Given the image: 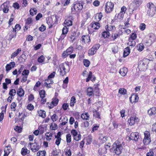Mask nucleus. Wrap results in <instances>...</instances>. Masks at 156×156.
<instances>
[{
	"mask_svg": "<svg viewBox=\"0 0 156 156\" xmlns=\"http://www.w3.org/2000/svg\"><path fill=\"white\" fill-rule=\"evenodd\" d=\"M84 65L86 67H88L90 64V61L87 59H84L83 61Z\"/></svg>",
	"mask_w": 156,
	"mask_h": 156,
	"instance_id": "49530a36",
	"label": "nucleus"
},
{
	"mask_svg": "<svg viewBox=\"0 0 156 156\" xmlns=\"http://www.w3.org/2000/svg\"><path fill=\"white\" fill-rule=\"evenodd\" d=\"M39 115L40 116L43 118H44L46 116V112L45 111L43 110H41L38 111Z\"/></svg>",
	"mask_w": 156,
	"mask_h": 156,
	"instance_id": "4be33fe9",
	"label": "nucleus"
},
{
	"mask_svg": "<svg viewBox=\"0 0 156 156\" xmlns=\"http://www.w3.org/2000/svg\"><path fill=\"white\" fill-rule=\"evenodd\" d=\"M30 153V151L27 150L26 147H24L22 148L21 153L23 155H25Z\"/></svg>",
	"mask_w": 156,
	"mask_h": 156,
	"instance_id": "aec40b11",
	"label": "nucleus"
},
{
	"mask_svg": "<svg viewBox=\"0 0 156 156\" xmlns=\"http://www.w3.org/2000/svg\"><path fill=\"white\" fill-rule=\"evenodd\" d=\"M58 99L55 98V99H53L51 102L52 104H53V105L55 106H56L58 104Z\"/></svg>",
	"mask_w": 156,
	"mask_h": 156,
	"instance_id": "e2e57ef3",
	"label": "nucleus"
},
{
	"mask_svg": "<svg viewBox=\"0 0 156 156\" xmlns=\"http://www.w3.org/2000/svg\"><path fill=\"white\" fill-rule=\"evenodd\" d=\"M81 118L83 120H88L90 118V115L88 113H83L81 115Z\"/></svg>",
	"mask_w": 156,
	"mask_h": 156,
	"instance_id": "412c9836",
	"label": "nucleus"
},
{
	"mask_svg": "<svg viewBox=\"0 0 156 156\" xmlns=\"http://www.w3.org/2000/svg\"><path fill=\"white\" fill-rule=\"evenodd\" d=\"M65 23V25L67 26H71L72 24V21L70 20H66Z\"/></svg>",
	"mask_w": 156,
	"mask_h": 156,
	"instance_id": "6e6d98bb",
	"label": "nucleus"
},
{
	"mask_svg": "<svg viewBox=\"0 0 156 156\" xmlns=\"http://www.w3.org/2000/svg\"><path fill=\"white\" fill-rule=\"evenodd\" d=\"M76 102V100L74 96H73L71 98L70 102L69 105L71 106H73L74 104Z\"/></svg>",
	"mask_w": 156,
	"mask_h": 156,
	"instance_id": "c85d7f7f",
	"label": "nucleus"
},
{
	"mask_svg": "<svg viewBox=\"0 0 156 156\" xmlns=\"http://www.w3.org/2000/svg\"><path fill=\"white\" fill-rule=\"evenodd\" d=\"M73 48L72 46L68 48L66 50L68 52V54H69V55H70L71 53H72L73 52Z\"/></svg>",
	"mask_w": 156,
	"mask_h": 156,
	"instance_id": "3c124183",
	"label": "nucleus"
},
{
	"mask_svg": "<svg viewBox=\"0 0 156 156\" xmlns=\"http://www.w3.org/2000/svg\"><path fill=\"white\" fill-rule=\"evenodd\" d=\"M119 93L122 94H126V90L124 88H120L119 90Z\"/></svg>",
	"mask_w": 156,
	"mask_h": 156,
	"instance_id": "c03bdc74",
	"label": "nucleus"
},
{
	"mask_svg": "<svg viewBox=\"0 0 156 156\" xmlns=\"http://www.w3.org/2000/svg\"><path fill=\"white\" fill-rule=\"evenodd\" d=\"M44 57L43 55L41 56L37 59V61L39 62H42L44 61Z\"/></svg>",
	"mask_w": 156,
	"mask_h": 156,
	"instance_id": "680f3d73",
	"label": "nucleus"
},
{
	"mask_svg": "<svg viewBox=\"0 0 156 156\" xmlns=\"http://www.w3.org/2000/svg\"><path fill=\"white\" fill-rule=\"evenodd\" d=\"M143 142L144 144L148 145L151 142V139L144 138L143 140Z\"/></svg>",
	"mask_w": 156,
	"mask_h": 156,
	"instance_id": "09e8293b",
	"label": "nucleus"
},
{
	"mask_svg": "<svg viewBox=\"0 0 156 156\" xmlns=\"http://www.w3.org/2000/svg\"><path fill=\"white\" fill-rule=\"evenodd\" d=\"M144 138H147L148 139H151L150 137V133L147 131H146L144 133Z\"/></svg>",
	"mask_w": 156,
	"mask_h": 156,
	"instance_id": "ea45409f",
	"label": "nucleus"
},
{
	"mask_svg": "<svg viewBox=\"0 0 156 156\" xmlns=\"http://www.w3.org/2000/svg\"><path fill=\"white\" fill-rule=\"evenodd\" d=\"M21 29V26L19 24H16L14 28H13V30L15 32H16L17 31Z\"/></svg>",
	"mask_w": 156,
	"mask_h": 156,
	"instance_id": "f704fd0d",
	"label": "nucleus"
},
{
	"mask_svg": "<svg viewBox=\"0 0 156 156\" xmlns=\"http://www.w3.org/2000/svg\"><path fill=\"white\" fill-rule=\"evenodd\" d=\"M147 13L148 16L152 17L155 14L156 10L155 5L152 2H149L147 4Z\"/></svg>",
	"mask_w": 156,
	"mask_h": 156,
	"instance_id": "f03ea898",
	"label": "nucleus"
},
{
	"mask_svg": "<svg viewBox=\"0 0 156 156\" xmlns=\"http://www.w3.org/2000/svg\"><path fill=\"white\" fill-rule=\"evenodd\" d=\"M9 2H6L4 3L1 5V8L4 13H7L9 11Z\"/></svg>",
	"mask_w": 156,
	"mask_h": 156,
	"instance_id": "6e6552de",
	"label": "nucleus"
},
{
	"mask_svg": "<svg viewBox=\"0 0 156 156\" xmlns=\"http://www.w3.org/2000/svg\"><path fill=\"white\" fill-rule=\"evenodd\" d=\"M130 53V49L127 47L124 49L123 52V57H125L127 56Z\"/></svg>",
	"mask_w": 156,
	"mask_h": 156,
	"instance_id": "6ab92c4d",
	"label": "nucleus"
},
{
	"mask_svg": "<svg viewBox=\"0 0 156 156\" xmlns=\"http://www.w3.org/2000/svg\"><path fill=\"white\" fill-rule=\"evenodd\" d=\"M21 49L20 48H18L17 51L12 53L11 55V58H13L16 56L21 51Z\"/></svg>",
	"mask_w": 156,
	"mask_h": 156,
	"instance_id": "393cba45",
	"label": "nucleus"
},
{
	"mask_svg": "<svg viewBox=\"0 0 156 156\" xmlns=\"http://www.w3.org/2000/svg\"><path fill=\"white\" fill-rule=\"evenodd\" d=\"M109 33L108 31H106L103 32L102 33V36L103 37L105 38L109 36Z\"/></svg>",
	"mask_w": 156,
	"mask_h": 156,
	"instance_id": "37998d69",
	"label": "nucleus"
},
{
	"mask_svg": "<svg viewBox=\"0 0 156 156\" xmlns=\"http://www.w3.org/2000/svg\"><path fill=\"white\" fill-rule=\"evenodd\" d=\"M142 0H134L131 5L133 7V11L136 10L142 3Z\"/></svg>",
	"mask_w": 156,
	"mask_h": 156,
	"instance_id": "0eeeda50",
	"label": "nucleus"
},
{
	"mask_svg": "<svg viewBox=\"0 0 156 156\" xmlns=\"http://www.w3.org/2000/svg\"><path fill=\"white\" fill-rule=\"evenodd\" d=\"M65 151L66 153V155L67 156H70L71 155V150L68 148L66 149Z\"/></svg>",
	"mask_w": 156,
	"mask_h": 156,
	"instance_id": "473e14b6",
	"label": "nucleus"
},
{
	"mask_svg": "<svg viewBox=\"0 0 156 156\" xmlns=\"http://www.w3.org/2000/svg\"><path fill=\"white\" fill-rule=\"evenodd\" d=\"M16 90L15 89H12L10 90L9 94L11 97L14 96L16 94Z\"/></svg>",
	"mask_w": 156,
	"mask_h": 156,
	"instance_id": "79ce46f5",
	"label": "nucleus"
},
{
	"mask_svg": "<svg viewBox=\"0 0 156 156\" xmlns=\"http://www.w3.org/2000/svg\"><path fill=\"white\" fill-rule=\"evenodd\" d=\"M122 143L119 141H116L113 144L112 150L117 154L119 155L122 152L123 149Z\"/></svg>",
	"mask_w": 156,
	"mask_h": 156,
	"instance_id": "f257e3e1",
	"label": "nucleus"
},
{
	"mask_svg": "<svg viewBox=\"0 0 156 156\" xmlns=\"http://www.w3.org/2000/svg\"><path fill=\"white\" fill-rule=\"evenodd\" d=\"M46 154L45 151H40L37 153V156H45Z\"/></svg>",
	"mask_w": 156,
	"mask_h": 156,
	"instance_id": "cd10ccee",
	"label": "nucleus"
},
{
	"mask_svg": "<svg viewBox=\"0 0 156 156\" xmlns=\"http://www.w3.org/2000/svg\"><path fill=\"white\" fill-rule=\"evenodd\" d=\"M138 121V119L136 116H133L130 117L129 119L128 120V122L129 124L131 125H134L135 122H136Z\"/></svg>",
	"mask_w": 156,
	"mask_h": 156,
	"instance_id": "9d476101",
	"label": "nucleus"
},
{
	"mask_svg": "<svg viewBox=\"0 0 156 156\" xmlns=\"http://www.w3.org/2000/svg\"><path fill=\"white\" fill-rule=\"evenodd\" d=\"M134 99L135 101L137 102L138 100V97L136 94H133L131 95V97L129 98L130 100L131 101L132 99Z\"/></svg>",
	"mask_w": 156,
	"mask_h": 156,
	"instance_id": "2f4dec72",
	"label": "nucleus"
},
{
	"mask_svg": "<svg viewBox=\"0 0 156 156\" xmlns=\"http://www.w3.org/2000/svg\"><path fill=\"white\" fill-rule=\"evenodd\" d=\"M83 8L82 4L78 2H74L71 7L72 12L75 14L76 12L82 9Z\"/></svg>",
	"mask_w": 156,
	"mask_h": 156,
	"instance_id": "20e7f679",
	"label": "nucleus"
},
{
	"mask_svg": "<svg viewBox=\"0 0 156 156\" xmlns=\"http://www.w3.org/2000/svg\"><path fill=\"white\" fill-rule=\"evenodd\" d=\"M137 37L136 34L134 33H133L131 35L130 37L129 38V40H134Z\"/></svg>",
	"mask_w": 156,
	"mask_h": 156,
	"instance_id": "e433bc0d",
	"label": "nucleus"
},
{
	"mask_svg": "<svg viewBox=\"0 0 156 156\" xmlns=\"http://www.w3.org/2000/svg\"><path fill=\"white\" fill-rule=\"evenodd\" d=\"M148 113L150 115L156 114V108L153 107L148 111Z\"/></svg>",
	"mask_w": 156,
	"mask_h": 156,
	"instance_id": "a211bd4d",
	"label": "nucleus"
},
{
	"mask_svg": "<svg viewBox=\"0 0 156 156\" xmlns=\"http://www.w3.org/2000/svg\"><path fill=\"white\" fill-rule=\"evenodd\" d=\"M50 128L52 130H55L57 128V125L55 123H52L51 124Z\"/></svg>",
	"mask_w": 156,
	"mask_h": 156,
	"instance_id": "c756f323",
	"label": "nucleus"
},
{
	"mask_svg": "<svg viewBox=\"0 0 156 156\" xmlns=\"http://www.w3.org/2000/svg\"><path fill=\"white\" fill-rule=\"evenodd\" d=\"M51 119L53 122H55L57 120L58 116L56 114H54L51 117Z\"/></svg>",
	"mask_w": 156,
	"mask_h": 156,
	"instance_id": "de8ad7c7",
	"label": "nucleus"
},
{
	"mask_svg": "<svg viewBox=\"0 0 156 156\" xmlns=\"http://www.w3.org/2000/svg\"><path fill=\"white\" fill-rule=\"evenodd\" d=\"M102 17V15L101 12L97 14L95 16V19L97 21L99 22L101 19Z\"/></svg>",
	"mask_w": 156,
	"mask_h": 156,
	"instance_id": "a878e982",
	"label": "nucleus"
},
{
	"mask_svg": "<svg viewBox=\"0 0 156 156\" xmlns=\"http://www.w3.org/2000/svg\"><path fill=\"white\" fill-rule=\"evenodd\" d=\"M60 69L61 70H62L63 71H65L66 73L69 71V69H66V67H65L64 64H62L60 66Z\"/></svg>",
	"mask_w": 156,
	"mask_h": 156,
	"instance_id": "72a5a7b5",
	"label": "nucleus"
},
{
	"mask_svg": "<svg viewBox=\"0 0 156 156\" xmlns=\"http://www.w3.org/2000/svg\"><path fill=\"white\" fill-rule=\"evenodd\" d=\"M144 47L143 44H140L137 46V49L139 51H141L144 49Z\"/></svg>",
	"mask_w": 156,
	"mask_h": 156,
	"instance_id": "c9c22d12",
	"label": "nucleus"
},
{
	"mask_svg": "<svg viewBox=\"0 0 156 156\" xmlns=\"http://www.w3.org/2000/svg\"><path fill=\"white\" fill-rule=\"evenodd\" d=\"M81 136L80 134H78L74 137V139L76 141H78L81 139Z\"/></svg>",
	"mask_w": 156,
	"mask_h": 156,
	"instance_id": "864d4df0",
	"label": "nucleus"
},
{
	"mask_svg": "<svg viewBox=\"0 0 156 156\" xmlns=\"http://www.w3.org/2000/svg\"><path fill=\"white\" fill-rule=\"evenodd\" d=\"M76 37H74L73 36H71L69 37V39L70 41H72V42H73L75 41V40H76Z\"/></svg>",
	"mask_w": 156,
	"mask_h": 156,
	"instance_id": "052dcab7",
	"label": "nucleus"
},
{
	"mask_svg": "<svg viewBox=\"0 0 156 156\" xmlns=\"http://www.w3.org/2000/svg\"><path fill=\"white\" fill-rule=\"evenodd\" d=\"M128 44L130 46H134L136 44V42L134 40H129V42L128 43Z\"/></svg>",
	"mask_w": 156,
	"mask_h": 156,
	"instance_id": "58836bf2",
	"label": "nucleus"
},
{
	"mask_svg": "<svg viewBox=\"0 0 156 156\" xmlns=\"http://www.w3.org/2000/svg\"><path fill=\"white\" fill-rule=\"evenodd\" d=\"M100 45L99 44H96L90 49L88 51V53L90 55H92L95 54L97 50L99 49Z\"/></svg>",
	"mask_w": 156,
	"mask_h": 156,
	"instance_id": "423d86ee",
	"label": "nucleus"
},
{
	"mask_svg": "<svg viewBox=\"0 0 156 156\" xmlns=\"http://www.w3.org/2000/svg\"><path fill=\"white\" fill-rule=\"evenodd\" d=\"M127 72L128 70L127 68L126 67H123L120 70L119 73L122 76H125L126 75Z\"/></svg>",
	"mask_w": 156,
	"mask_h": 156,
	"instance_id": "dca6fc26",
	"label": "nucleus"
},
{
	"mask_svg": "<svg viewBox=\"0 0 156 156\" xmlns=\"http://www.w3.org/2000/svg\"><path fill=\"white\" fill-rule=\"evenodd\" d=\"M16 103L14 102H13L12 103L11 108L12 111H15L16 110Z\"/></svg>",
	"mask_w": 156,
	"mask_h": 156,
	"instance_id": "a18cd8bd",
	"label": "nucleus"
},
{
	"mask_svg": "<svg viewBox=\"0 0 156 156\" xmlns=\"http://www.w3.org/2000/svg\"><path fill=\"white\" fill-rule=\"evenodd\" d=\"M32 18H28L26 20V25H29L32 23Z\"/></svg>",
	"mask_w": 156,
	"mask_h": 156,
	"instance_id": "0e129e2a",
	"label": "nucleus"
},
{
	"mask_svg": "<svg viewBox=\"0 0 156 156\" xmlns=\"http://www.w3.org/2000/svg\"><path fill=\"white\" fill-rule=\"evenodd\" d=\"M66 140L67 143H69L71 141V136L70 134H68L66 135Z\"/></svg>",
	"mask_w": 156,
	"mask_h": 156,
	"instance_id": "4c0bfd02",
	"label": "nucleus"
},
{
	"mask_svg": "<svg viewBox=\"0 0 156 156\" xmlns=\"http://www.w3.org/2000/svg\"><path fill=\"white\" fill-rule=\"evenodd\" d=\"M68 31V28L66 27H64L62 30V34L65 35L67 33Z\"/></svg>",
	"mask_w": 156,
	"mask_h": 156,
	"instance_id": "603ef678",
	"label": "nucleus"
},
{
	"mask_svg": "<svg viewBox=\"0 0 156 156\" xmlns=\"http://www.w3.org/2000/svg\"><path fill=\"white\" fill-rule=\"evenodd\" d=\"M39 95L41 98H44L45 97V91L44 90H42L39 92Z\"/></svg>",
	"mask_w": 156,
	"mask_h": 156,
	"instance_id": "a19ab883",
	"label": "nucleus"
},
{
	"mask_svg": "<svg viewBox=\"0 0 156 156\" xmlns=\"http://www.w3.org/2000/svg\"><path fill=\"white\" fill-rule=\"evenodd\" d=\"M150 60L147 58L144 59L140 61L138 63V67L140 70L144 71L147 69V66Z\"/></svg>",
	"mask_w": 156,
	"mask_h": 156,
	"instance_id": "7ed1b4c3",
	"label": "nucleus"
},
{
	"mask_svg": "<svg viewBox=\"0 0 156 156\" xmlns=\"http://www.w3.org/2000/svg\"><path fill=\"white\" fill-rule=\"evenodd\" d=\"M94 94L93 89L92 87H88L87 90V94L88 96H90Z\"/></svg>",
	"mask_w": 156,
	"mask_h": 156,
	"instance_id": "b1692460",
	"label": "nucleus"
},
{
	"mask_svg": "<svg viewBox=\"0 0 156 156\" xmlns=\"http://www.w3.org/2000/svg\"><path fill=\"white\" fill-rule=\"evenodd\" d=\"M100 27V24L98 22H95L92 24V28L95 29H98Z\"/></svg>",
	"mask_w": 156,
	"mask_h": 156,
	"instance_id": "bb28decb",
	"label": "nucleus"
},
{
	"mask_svg": "<svg viewBox=\"0 0 156 156\" xmlns=\"http://www.w3.org/2000/svg\"><path fill=\"white\" fill-rule=\"evenodd\" d=\"M96 80L95 77L92 75V73L91 71H90L88 75V77L86 79V82H88L90 80L92 81H94Z\"/></svg>",
	"mask_w": 156,
	"mask_h": 156,
	"instance_id": "9b49d317",
	"label": "nucleus"
},
{
	"mask_svg": "<svg viewBox=\"0 0 156 156\" xmlns=\"http://www.w3.org/2000/svg\"><path fill=\"white\" fill-rule=\"evenodd\" d=\"M46 140L48 141H50L52 139V134L50 132H47L45 134Z\"/></svg>",
	"mask_w": 156,
	"mask_h": 156,
	"instance_id": "f3484780",
	"label": "nucleus"
},
{
	"mask_svg": "<svg viewBox=\"0 0 156 156\" xmlns=\"http://www.w3.org/2000/svg\"><path fill=\"white\" fill-rule=\"evenodd\" d=\"M139 137L138 133L137 132L132 133L129 136L130 140H134L136 141L138 140Z\"/></svg>",
	"mask_w": 156,
	"mask_h": 156,
	"instance_id": "1a4fd4ad",
	"label": "nucleus"
},
{
	"mask_svg": "<svg viewBox=\"0 0 156 156\" xmlns=\"http://www.w3.org/2000/svg\"><path fill=\"white\" fill-rule=\"evenodd\" d=\"M124 14L120 12L118 14L117 18L120 20H121L123 18Z\"/></svg>",
	"mask_w": 156,
	"mask_h": 156,
	"instance_id": "13d9d810",
	"label": "nucleus"
},
{
	"mask_svg": "<svg viewBox=\"0 0 156 156\" xmlns=\"http://www.w3.org/2000/svg\"><path fill=\"white\" fill-rule=\"evenodd\" d=\"M93 93L96 96L98 95L99 94V88L97 87H95V88L93 89Z\"/></svg>",
	"mask_w": 156,
	"mask_h": 156,
	"instance_id": "8fccbe9b",
	"label": "nucleus"
},
{
	"mask_svg": "<svg viewBox=\"0 0 156 156\" xmlns=\"http://www.w3.org/2000/svg\"><path fill=\"white\" fill-rule=\"evenodd\" d=\"M17 93L20 97H22L24 95V91L22 88H19L18 90Z\"/></svg>",
	"mask_w": 156,
	"mask_h": 156,
	"instance_id": "5701e85b",
	"label": "nucleus"
},
{
	"mask_svg": "<svg viewBox=\"0 0 156 156\" xmlns=\"http://www.w3.org/2000/svg\"><path fill=\"white\" fill-rule=\"evenodd\" d=\"M114 4L111 2H108L105 5V12L107 13L111 12L114 9Z\"/></svg>",
	"mask_w": 156,
	"mask_h": 156,
	"instance_id": "39448f33",
	"label": "nucleus"
},
{
	"mask_svg": "<svg viewBox=\"0 0 156 156\" xmlns=\"http://www.w3.org/2000/svg\"><path fill=\"white\" fill-rule=\"evenodd\" d=\"M112 52L115 53H117L118 51V47L115 45L112 48Z\"/></svg>",
	"mask_w": 156,
	"mask_h": 156,
	"instance_id": "338daca9",
	"label": "nucleus"
},
{
	"mask_svg": "<svg viewBox=\"0 0 156 156\" xmlns=\"http://www.w3.org/2000/svg\"><path fill=\"white\" fill-rule=\"evenodd\" d=\"M94 116L96 118H100V115L99 113L97 111H95L93 112Z\"/></svg>",
	"mask_w": 156,
	"mask_h": 156,
	"instance_id": "4d7b16f0",
	"label": "nucleus"
},
{
	"mask_svg": "<svg viewBox=\"0 0 156 156\" xmlns=\"http://www.w3.org/2000/svg\"><path fill=\"white\" fill-rule=\"evenodd\" d=\"M30 14L31 15L33 16L37 14V10L36 8H34L31 9H30Z\"/></svg>",
	"mask_w": 156,
	"mask_h": 156,
	"instance_id": "7c9ffc66",
	"label": "nucleus"
},
{
	"mask_svg": "<svg viewBox=\"0 0 156 156\" xmlns=\"http://www.w3.org/2000/svg\"><path fill=\"white\" fill-rule=\"evenodd\" d=\"M27 108L30 110H32L34 108V106L31 104H29L27 106Z\"/></svg>",
	"mask_w": 156,
	"mask_h": 156,
	"instance_id": "774afa93",
	"label": "nucleus"
},
{
	"mask_svg": "<svg viewBox=\"0 0 156 156\" xmlns=\"http://www.w3.org/2000/svg\"><path fill=\"white\" fill-rule=\"evenodd\" d=\"M140 29L141 30H144L146 28V25L144 23H141L139 26Z\"/></svg>",
	"mask_w": 156,
	"mask_h": 156,
	"instance_id": "bf43d9fd",
	"label": "nucleus"
},
{
	"mask_svg": "<svg viewBox=\"0 0 156 156\" xmlns=\"http://www.w3.org/2000/svg\"><path fill=\"white\" fill-rule=\"evenodd\" d=\"M15 66V63L14 62H10L9 64H7L6 67L5 69L7 71L10 70L12 68H13Z\"/></svg>",
	"mask_w": 156,
	"mask_h": 156,
	"instance_id": "ddd939ff",
	"label": "nucleus"
},
{
	"mask_svg": "<svg viewBox=\"0 0 156 156\" xmlns=\"http://www.w3.org/2000/svg\"><path fill=\"white\" fill-rule=\"evenodd\" d=\"M30 146V147L31 148V150L33 151L35 150L36 151H38L39 148V146L36 143H30L29 144Z\"/></svg>",
	"mask_w": 156,
	"mask_h": 156,
	"instance_id": "4468645a",
	"label": "nucleus"
},
{
	"mask_svg": "<svg viewBox=\"0 0 156 156\" xmlns=\"http://www.w3.org/2000/svg\"><path fill=\"white\" fill-rule=\"evenodd\" d=\"M8 147L7 146L6 148H5V149H4L5 154L4 156H8L10 153L9 151L8 150Z\"/></svg>",
	"mask_w": 156,
	"mask_h": 156,
	"instance_id": "5fc2aeb1",
	"label": "nucleus"
},
{
	"mask_svg": "<svg viewBox=\"0 0 156 156\" xmlns=\"http://www.w3.org/2000/svg\"><path fill=\"white\" fill-rule=\"evenodd\" d=\"M55 138H56V140L55 141V143L58 146L60 143L61 138V137Z\"/></svg>",
	"mask_w": 156,
	"mask_h": 156,
	"instance_id": "69168bd1",
	"label": "nucleus"
},
{
	"mask_svg": "<svg viewBox=\"0 0 156 156\" xmlns=\"http://www.w3.org/2000/svg\"><path fill=\"white\" fill-rule=\"evenodd\" d=\"M81 41L83 43H88L90 41V37L88 35L83 36L81 38Z\"/></svg>",
	"mask_w": 156,
	"mask_h": 156,
	"instance_id": "2eb2a0df",
	"label": "nucleus"
},
{
	"mask_svg": "<svg viewBox=\"0 0 156 156\" xmlns=\"http://www.w3.org/2000/svg\"><path fill=\"white\" fill-rule=\"evenodd\" d=\"M53 83V82L52 80L48 78V79L45 80L44 85L47 88H50L51 87L50 84H52Z\"/></svg>",
	"mask_w": 156,
	"mask_h": 156,
	"instance_id": "f8f14e48",
	"label": "nucleus"
}]
</instances>
